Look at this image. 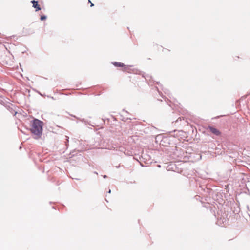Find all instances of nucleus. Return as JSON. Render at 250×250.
<instances>
[{
  "label": "nucleus",
  "mask_w": 250,
  "mask_h": 250,
  "mask_svg": "<svg viewBox=\"0 0 250 250\" xmlns=\"http://www.w3.org/2000/svg\"><path fill=\"white\" fill-rule=\"evenodd\" d=\"M43 123L37 119H34L31 122L30 131L34 135V138L36 139H39L41 137L42 134V127Z\"/></svg>",
  "instance_id": "nucleus-1"
},
{
  "label": "nucleus",
  "mask_w": 250,
  "mask_h": 250,
  "mask_svg": "<svg viewBox=\"0 0 250 250\" xmlns=\"http://www.w3.org/2000/svg\"><path fill=\"white\" fill-rule=\"evenodd\" d=\"M208 129L212 133L215 134L216 136H219L221 134V132L217 128H214L212 126H208Z\"/></svg>",
  "instance_id": "nucleus-2"
},
{
  "label": "nucleus",
  "mask_w": 250,
  "mask_h": 250,
  "mask_svg": "<svg viewBox=\"0 0 250 250\" xmlns=\"http://www.w3.org/2000/svg\"><path fill=\"white\" fill-rule=\"evenodd\" d=\"M33 4V7L36 8V11H38L41 9L40 5L38 4V2L35 0H33L31 1Z\"/></svg>",
  "instance_id": "nucleus-3"
},
{
  "label": "nucleus",
  "mask_w": 250,
  "mask_h": 250,
  "mask_svg": "<svg viewBox=\"0 0 250 250\" xmlns=\"http://www.w3.org/2000/svg\"><path fill=\"white\" fill-rule=\"evenodd\" d=\"M122 70L124 71H126L128 73H130L131 71V66L124 64V66H123Z\"/></svg>",
  "instance_id": "nucleus-4"
},
{
  "label": "nucleus",
  "mask_w": 250,
  "mask_h": 250,
  "mask_svg": "<svg viewBox=\"0 0 250 250\" xmlns=\"http://www.w3.org/2000/svg\"><path fill=\"white\" fill-rule=\"evenodd\" d=\"M112 64L116 67H123L124 66V64L121 62H113Z\"/></svg>",
  "instance_id": "nucleus-5"
},
{
  "label": "nucleus",
  "mask_w": 250,
  "mask_h": 250,
  "mask_svg": "<svg viewBox=\"0 0 250 250\" xmlns=\"http://www.w3.org/2000/svg\"><path fill=\"white\" fill-rule=\"evenodd\" d=\"M41 20L43 21L46 19V17L44 15H42L41 16Z\"/></svg>",
  "instance_id": "nucleus-6"
},
{
  "label": "nucleus",
  "mask_w": 250,
  "mask_h": 250,
  "mask_svg": "<svg viewBox=\"0 0 250 250\" xmlns=\"http://www.w3.org/2000/svg\"><path fill=\"white\" fill-rule=\"evenodd\" d=\"M89 2L90 3V6L92 7V6H94V4L89 0Z\"/></svg>",
  "instance_id": "nucleus-7"
}]
</instances>
